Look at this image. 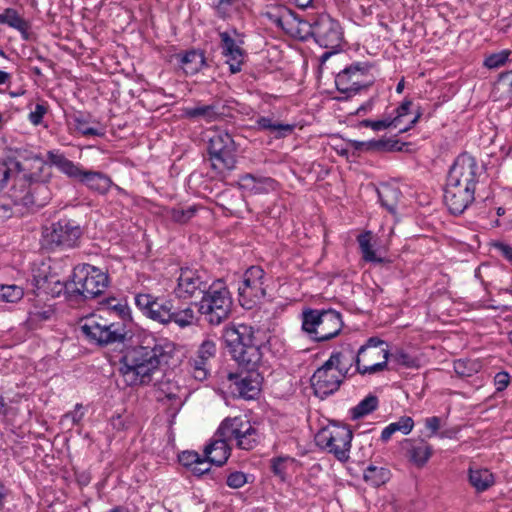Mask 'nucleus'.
Returning <instances> with one entry per match:
<instances>
[{
  "instance_id": "nucleus-1",
  "label": "nucleus",
  "mask_w": 512,
  "mask_h": 512,
  "mask_svg": "<svg viewBox=\"0 0 512 512\" xmlns=\"http://www.w3.org/2000/svg\"><path fill=\"white\" fill-rule=\"evenodd\" d=\"M176 346L166 338L152 339L146 345L127 347L120 359L119 373L128 387L146 386L162 365H168Z\"/></svg>"
},
{
  "instance_id": "nucleus-2",
  "label": "nucleus",
  "mask_w": 512,
  "mask_h": 512,
  "mask_svg": "<svg viewBox=\"0 0 512 512\" xmlns=\"http://www.w3.org/2000/svg\"><path fill=\"white\" fill-rule=\"evenodd\" d=\"M484 168L467 152L451 165L444 188V203L453 215H461L475 200L476 186Z\"/></svg>"
},
{
  "instance_id": "nucleus-3",
  "label": "nucleus",
  "mask_w": 512,
  "mask_h": 512,
  "mask_svg": "<svg viewBox=\"0 0 512 512\" xmlns=\"http://www.w3.org/2000/svg\"><path fill=\"white\" fill-rule=\"evenodd\" d=\"M19 156L25 160H32L34 167L39 171L37 173L26 174L23 172L25 167L19 161H15L14 167L17 169L15 183L11 189L10 197L15 206H23L28 211L34 212L44 207L51 199V190L48 183L52 172L50 166L38 154L19 153Z\"/></svg>"
},
{
  "instance_id": "nucleus-4",
  "label": "nucleus",
  "mask_w": 512,
  "mask_h": 512,
  "mask_svg": "<svg viewBox=\"0 0 512 512\" xmlns=\"http://www.w3.org/2000/svg\"><path fill=\"white\" fill-rule=\"evenodd\" d=\"M222 338L239 367H258L262 352L252 326L229 325L224 328Z\"/></svg>"
},
{
  "instance_id": "nucleus-5",
  "label": "nucleus",
  "mask_w": 512,
  "mask_h": 512,
  "mask_svg": "<svg viewBox=\"0 0 512 512\" xmlns=\"http://www.w3.org/2000/svg\"><path fill=\"white\" fill-rule=\"evenodd\" d=\"M110 283L109 276L100 268L90 264L74 267L69 280V300L86 301L94 299L105 292Z\"/></svg>"
},
{
  "instance_id": "nucleus-6",
  "label": "nucleus",
  "mask_w": 512,
  "mask_h": 512,
  "mask_svg": "<svg viewBox=\"0 0 512 512\" xmlns=\"http://www.w3.org/2000/svg\"><path fill=\"white\" fill-rule=\"evenodd\" d=\"M197 312L211 326H219L231 315L233 300L222 279L212 281V287L198 301L192 302Z\"/></svg>"
},
{
  "instance_id": "nucleus-7",
  "label": "nucleus",
  "mask_w": 512,
  "mask_h": 512,
  "mask_svg": "<svg viewBox=\"0 0 512 512\" xmlns=\"http://www.w3.org/2000/svg\"><path fill=\"white\" fill-rule=\"evenodd\" d=\"M47 160L67 177L77 180L88 189L100 195L108 193L113 185L111 178L101 171L87 170L80 164L74 163L59 151L50 150L47 152Z\"/></svg>"
},
{
  "instance_id": "nucleus-8",
  "label": "nucleus",
  "mask_w": 512,
  "mask_h": 512,
  "mask_svg": "<svg viewBox=\"0 0 512 512\" xmlns=\"http://www.w3.org/2000/svg\"><path fill=\"white\" fill-rule=\"evenodd\" d=\"M343 320L334 309H311L302 312V330L314 341H328L341 332Z\"/></svg>"
},
{
  "instance_id": "nucleus-9",
  "label": "nucleus",
  "mask_w": 512,
  "mask_h": 512,
  "mask_svg": "<svg viewBox=\"0 0 512 512\" xmlns=\"http://www.w3.org/2000/svg\"><path fill=\"white\" fill-rule=\"evenodd\" d=\"M82 235L83 228L77 221L61 218L42 227L41 245L50 251L72 249L79 245Z\"/></svg>"
},
{
  "instance_id": "nucleus-10",
  "label": "nucleus",
  "mask_w": 512,
  "mask_h": 512,
  "mask_svg": "<svg viewBox=\"0 0 512 512\" xmlns=\"http://www.w3.org/2000/svg\"><path fill=\"white\" fill-rule=\"evenodd\" d=\"M353 432L349 426L332 422L321 428L315 435L316 445L329 453L340 462L349 459Z\"/></svg>"
},
{
  "instance_id": "nucleus-11",
  "label": "nucleus",
  "mask_w": 512,
  "mask_h": 512,
  "mask_svg": "<svg viewBox=\"0 0 512 512\" xmlns=\"http://www.w3.org/2000/svg\"><path fill=\"white\" fill-rule=\"evenodd\" d=\"M81 333L93 344L107 346L114 343H121L126 336L123 323H109L102 316L92 315L84 319L80 326Z\"/></svg>"
},
{
  "instance_id": "nucleus-12",
  "label": "nucleus",
  "mask_w": 512,
  "mask_h": 512,
  "mask_svg": "<svg viewBox=\"0 0 512 512\" xmlns=\"http://www.w3.org/2000/svg\"><path fill=\"white\" fill-rule=\"evenodd\" d=\"M207 151L211 166L215 170H233L237 162V145L226 131L216 130L210 137Z\"/></svg>"
},
{
  "instance_id": "nucleus-13",
  "label": "nucleus",
  "mask_w": 512,
  "mask_h": 512,
  "mask_svg": "<svg viewBox=\"0 0 512 512\" xmlns=\"http://www.w3.org/2000/svg\"><path fill=\"white\" fill-rule=\"evenodd\" d=\"M372 65L369 62H354L340 71L335 78L337 90L347 97L356 95L374 83V76L370 73Z\"/></svg>"
},
{
  "instance_id": "nucleus-14",
  "label": "nucleus",
  "mask_w": 512,
  "mask_h": 512,
  "mask_svg": "<svg viewBox=\"0 0 512 512\" xmlns=\"http://www.w3.org/2000/svg\"><path fill=\"white\" fill-rule=\"evenodd\" d=\"M211 287V278L205 270L184 267L180 269L174 293L179 299L198 301Z\"/></svg>"
},
{
  "instance_id": "nucleus-15",
  "label": "nucleus",
  "mask_w": 512,
  "mask_h": 512,
  "mask_svg": "<svg viewBox=\"0 0 512 512\" xmlns=\"http://www.w3.org/2000/svg\"><path fill=\"white\" fill-rule=\"evenodd\" d=\"M308 34L325 49L341 48L344 38L343 29L338 20L322 13L309 25Z\"/></svg>"
},
{
  "instance_id": "nucleus-16",
  "label": "nucleus",
  "mask_w": 512,
  "mask_h": 512,
  "mask_svg": "<svg viewBox=\"0 0 512 512\" xmlns=\"http://www.w3.org/2000/svg\"><path fill=\"white\" fill-rule=\"evenodd\" d=\"M390 356L387 343L379 337L373 336L359 347L361 375L375 374L387 368Z\"/></svg>"
},
{
  "instance_id": "nucleus-17",
  "label": "nucleus",
  "mask_w": 512,
  "mask_h": 512,
  "mask_svg": "<svg viewBox=\"0 0 512 512\" xmlns=\"http://www.w3.org/2000/svg\"><path fill=\"white\" fill-rule=\"evenodd\" d=\"M265 272L260 266H251L243 274L238 286L239 303L245 309H252L266 296Z\"/></svg>"
},
{
  "instance_id": "nucleus-18",
  "label": "nucleus",
  "mask_w": 512,
  "mask_h": 512,
  "mask_svg": "<svg viewBox=\"0 0 512 512\" xmlns=\"http://www.w3.org/2000/svg\"><path fill=\"white\" fill-rule=\"evenodd\" d=\"M248 420L241 416L227 417L219 425L215 433V444L222 451L216 462L226 463L231 454V443H237L241 435L245 433Z\"/></svg>"
},
{
  "instance_id": "nucleus-19",
  "label": "nucleus",
  "mask_w": 512,
  "mask_h": 512,
  "mask_svg": "<svg viewBox=\"0 0 512 512\" xmlns=\"http://www.w3.org/2000/svg\"><path fill=\"white\" fill-rule=\"evenodd\" d=\"M344 379V374L325 362L313 373L311 377V386L314 390V394L317 397L324 399L335 393Z\"/></svg>"
},
{
  "instance_id": "nucleus-20",
  "label": "nucleus",
  "mask_w": 512,
  "mask_h": 512,
  "mask_svg": "<svg viewBox=\"0 0 512 512\" xmlns=\"http://www.w3.org/2000/svg\"><path fill=\"white\" fill-rule=\"evenodd\" d=\"M135 304L147 318L168 325L173 304L171 300L156 297L150 293H138L135 295Z\"/></svg>"
},
{
  "instance_id": "nucleus-21",
  "label": "nucleus",
  "mask_w": 512,
  "mask_h": 512,
  "mask_svg": "<svg viewBox=\"0 0 512 512\" xmlns=\"http://www.w3.org/2000/svg\"><path fill=\"white\" fill-rule=\"evenodd\" d=\"M241 373H229L228 379L233 382V392L243 399H254L261 390L262 377L257 367H241Z\"/></svg>"
},
{
  "instance_id": "nucleus-22",
  "label": "nucleus",
  "mask_w": 512,
  "mask_h": 512,
  "mask_svg": "<svg viewBox=\"0 0 512 512\" xmlns=\"http://www.w3.org/2000/svg\"><path fill=\"white\" fill-rule=\"evenodd\" d=\"M272 24L287 32H292L303 23L300 16L285 5H270L262 13Z\"/></svg>"
},
{
  "instance_id": "nucleus-23",
  "label": "nucleus",
  "mask_w": 512,
  "mask_h": 512,
  "mask_svg": "<svg viewBox=\"0 0 512 512\" xmlns=\"http://www.w3.org/2000/svg\"><path fill=\"white\" fill-rule=\"evenodd\" d=\"M219 37L222 55L226 58L230 72L232 74L239 73L246 55L244 49L236 43L229 31L220 32Z\"/></svg>"
},
{
  "instance_id": "nucleus-24",
  "label": "nucleus",
  "mask_w": 512,
  "mask_h": 512,
  "mask_svg": "<svg viewBox=\"0 0 512 512\" xmlns=\"http://www.w3.org/2000/svg\"><path fill=\"white\" fill-rule=\"evenodd\" d=\"M216 351L213 340L206 339L200 344L195 357L190 361L195 379L202 381L207 378L210 372V361L215 357Z\"/></svg>"
},
{
  "instance_id": "nucleus-25",
  "label": "nucleus",
  "mask_w": 512,
  "mask_h": 512,
  "mask_svg": "<svg viewBox=\"0 0 512 512\" xmlns=\"http://www.w3.org/2000/svg\"><path fill=\"white\" fill-rule=\"evenodd\" d=\"M326 362L344 374L345 377L353 365L356 366V371L360 374L359 349L356 351L351 344H342L341 349L334 351Z\"/></svg>"
},
{
  "instance_id": "nucleus-26",
  "label": "nucleus",
  "mask_w": 512,
  "mask_h": 512,
  "mask_svg": "<svg viewBox=\"0 0 512 512\" xmlns=\"http://www.w3.org/2000/svg\"><path fill=\"white\" fill-rule=\"evenodd\" d=\"M402 449L409 461L417 467H423L433 453L432 446L423 439H404Z\"/></svg>"
},
{
  "instance_id": "nucleus-27",
  "label": "nucleus",
  "mask_w": 512,
  "mask_h": 512,
  "mask_svg": "<svg viewBox=\"0 0 512 512\" xmlns=\"http://www.w3.org/2000/svg\"><path fill=\"white\" fill-rule=\"evenodd\" d=\"M33 281L37 289L51 293L53 296H59L64 292L69 299V280L62 282L55 276H48L45 270H40L38 274L33 275Z\"/></svg>"
},
{
  "instance_id": "nucleus-28",
  "label": "nucleus",
  "mask_w": 512,
  "mask_h": 512,
  "mask_svg": "<svg viewBox=\"0 0 512 512\" xmlns=\"http://www.w3.org/2000/svg\"><path fill=\"white\" fill-rule=\"evenodd\" d=\"M241 188L254 194H266L276 189V181L271 177L246 173L239 178Z\"/></svg>"
},
{
  "instance_id": "nucleus-29",
  "label": "nucleus",
  "mask_w": 512,
  "mask_h": 512,
  "mask_svg": "<svg viewBox=\"0 0 512 512\" xmlns=\"http://www.w3.org/2000/svg\"><path fill=\"white\" fill-rule=\"evenodd\" d=\"M377 195L381 205L391 214H395L402 198V192L394 183H381L377 188Z\"/></svg>"
},
{
  "instance_id": "nucleus-30",
  "label": "nucleus",
  "mask_w": 512,
  "mask_h": 512,
  "mask_svg": "<svg viewBox=\"0 0 512 512\" xmlns=\"http://www.w3.org/2000/svg\"><path fill=\"white\" fill-rule=\"evenodd\" d=\"M183 114L191 120H204L211 123L220 118L222 113L219 111V105L216 103L209 105H197L195 107H186Z\"/></svg>"
},
{
  "instance_id": "nucleus-31",
  "label": "nucleus",
  "mask_w": 512,
  "mask_h": 512,
  "mask_svg": "<svg viewBox=\"0 0 512 512\" xmlns=\"http://www.w3.org/2000/svg\"><path fill=\"white\" fill-rule=\"evenodd\" d=\"M176 58L186 75H195L206 64L204 53L199 50L193 49L184 54H177Z\"/></svg>"
},
{
  "instance_id": "nucleus-32",
  "label": "nucleus",
  "mask_w": 512,
  "mask_h": 512,
  "mask_svg": "<svg viewBox=\"0 0 512 512\" xmlns=\"http://www.w3.org/2000/svg\"><path fill=\"white\" fill-rule=\"evenodd\" d=\"M256 125L259 130L269 131L277 139L291 135L296 128V124L280 123L265 116L257 118Z\"/></svg>"
},
{
  "instance_id": "nucleus-33",
  "label": "nucleus",
  "mask_w": 512,
  "mask_h": 512,
  "mask_svg": "<svg viewBox=\"0 0 512 512\" xmlns=\"http://www.w3.org/2000/svg\"><path fill=\"white\" fill-rule=\"evenodd\" d=\"M468 480L470 485L478 493L487 491L495 483L494 475L488 469L469 468Z\"/></svg>"
},
{
  "instance_id": "nucleus-34",
  "label": "nucleus",
  "mask_w": 512,
  "mask_h": 512,
  "mask_svg": "<svg viewBox=\"0 0 512 512\" xmlns=\"http://www.w3.org/2000/svg\"><path fill=\"white\" fill-rule=\"evenodd\" d=\"M170 313L171 317L168 319V324L175 323L180 328L191 326L197 321L196 313L190 305L177 309L172 305Z\"/></svg>"
},
{
  "instance_id": "nucleus-35",
  "label": "nucleus",
  "mask_w": 512,
  "mask_h": 512,
  "mask_svg": "<svg viewBox=\"0 0 512 512\" xmlns=\"http://www.w3.org/2000/svg\"><path fill=\"white\" fill-rule=\"evenodd\" d=\"M371 240H372V233L370 231L361 233L357 237V242L359 244V248H360L363 260L366 262H370V263H377V264L384 263L385 259L382 257H378L376 255V252L373 249Z\"/></svg>"
},
{
  "instance_id": "nucleus-36",
  "label": "nucleus",
  "mask_w": 512,
  "mask_h": 512,
  "mask_svg": "<svg viewBox=\"0 0 512 512\" xmlns=\"http://www.w3.org/2000/svg\"><path fill=\"white\" fill-rule=\"evenodd\" d=\"M391 476L390 470L385 467H378L369 465L363 474V479L366 483L373 487H379L389 481Z\"/></svg>"
},
{
  "instance_id": "nucleus-37",
  "label": "nucleus",
  "mask_w": 512,
  "mask_h": 512,
  "mask_svg": "<svg viewBox=\"0 0 512 512\" xmlns=\"http://www.w3.org/2000/svg\"><path fill=\"white\" fill-rule=\"evenodd\" d=\"M101 311L107 314H115L123 321L131 319L130 308L126 300H118L114 297L107 298Z\"/></svg>"
},
{
  "instance_id": "nucleus-38",
  "label": "nucleus",
  "mask_w": 512,
  "mask_h": 512,
  "mask_svg": "<svg viewBox=\"0 0 512 512\" xmlns=\"http://www.w3.org/2000/svg\"><path fill=\"white\" fill-rule=\"evenodd\" d=\"M74 128L83 136H97L103 137L105 130L103 128L90 127V115H85L81 112L73 115Z\"/></svg>"
},
{
  "instance_id": "nucleus-39",
  "label": "nucleus",
  "mask_w": 512,
  "mask_h": 512,
  "mask_svg": "<svg viewBox=\"0 0 512 512\" xmlns=\"http://www.w3.org/2000/svg\"><path fill=\"white\" fill-rule=\"evenodd\" d=\"M0 23L7 24L8 26L21 32L23 35L27 33L29 28L28 22L23 19L13 8H6L3 13H0Z\"/></svg>"
},
{
  "instance_id": "nucleus-40",
  "label": "nucleus",
  "mask_w": 512,
  "mask_h": 512,
  "mask_svg": "<svg viewBox=\"0 0 512 512\" xmlns=\"http://www.w3.org/2000/svg\"><path fill=\"white\" fill-rule=\"evenodd\" d=\"M261 441V435L257 428H255L250 421L247 422V426L245 427V433H243L236 443V447L241 450H252L254 449Z\"/></svg>"
},
{
  "instance_id": "nucleus-41",
  "label": "nucleus",
  "mask_w": 512,
  "mask_h": 512,
  "mask_svg": "<svg viewBox=\"0 0 512 512\" xmlns=\"http://www.w3.org/2000/svg\"><path fill=\"white\" fill-rule=\"evenodd\" d=\"M378 403V398L375 395L369 394L355 407L351 408V418L357 420L372 413L377 409Z\"/></svg>"
},
{
  "instance_id": "nucleus-42",
  "label": "nucleus",
  "mask_w": 512,
  "mask_h": 512,
  "mask_svg": "<svg viewBox=\"0 0 512 512\" xmlns=\"http://www.w3.org/2000/svg\"><path fill=\"white\" fill-rule=\"evenodd\" d=\"M493 92L499 94V98L512 101V70L499 74L494 83Z\"/></svg>"
},
{
  "instance_id": "nucleus-43",
  "label": "nucleus",
  "mask_w": 512,
  "mask_h": 512,
  "mask_svg": "<svg viewBox=\"0 0 512 512\" xmlns=\"http://www.w3.org/2000/svg\"><path fill=\"white\" fill-rule=\"evenodd\" d=\"M155 385L157 386L158 401H163L164 399L174 401L179 399L180 388L176 382L169 379H162Z\"/></svg>"
},
{
  "instance_id": "nucleus-44",
  "label": "nucleus",
  "mask_w": 512,
  "mask_h": 512,
  "mask_svg": "<svg viewBox=\"0 0 512 512\" xmlns=\"http://www.w3.org/2000/svg\"><path fill=\"white\" fill-rule=\"evenodd\" d=\"M197 212V206L192 205L186 208L184 207H175L170 211L171 219L180 224L187 223L190 219H192Z\"/></svg>"
},
{
  "instance_id": "nucleus-45",
  "label": "nucleus",
  "mask_w": 512,
  "mask_h": 512,
  "mask_svg": "<svg viewBox=\"0 0 512 512\" xmlns=\"http://www.w3.org/2000/svg\"><path fill=\"white\" fill-rule=\"evenodd\" d=\"M412 105V100L404 99L402 103L393 110V113L388 114L390 120L393 121V128H398L402 124L403 118L410 113Z\"/></svg>"
},
{
  "instance_id": "nucleus-46",
  "label": "nucleus",
  "mask_w": 512,
  "mask_h": 512,
  "mask_svg": "<svg viewBox=\"0 0 512 512\" xmlns=\"http://www.w3.org/2000/svg\"><path fill=\"white\" fill-rule=\"evenodd\" d=\"M404 145V143L395 138H382L374 140V152L402 151Z\"/></svg>"
},
{
  "instance_id": "nucleus-47",
  "label": "nucleus",
  "mask_w": 512,
  "mask_h": 512,
  "mask_svg": "<svg viewBox=\"0 0 512 512\" xmlns=\"http://www.w3.org/2000/svg\"><path fill=\"white\" fill-rule=\"evenodd\" d=\"M23 289L17 285H0V300L17 302L23 297Z\"/></svg>"
},
{
  "instance_id": "nucleus-48",
  "label": "nucleus",
  "mask_w": 512,
  "mask_h": 512,
  "mask_svg": "<svg viewBox=\"0 0 512 512\" xmlns=\"http://www.w3.org/2000/svg\"><path fill=\"white\" fill-rule=\"evenodd\" d=\"M390 356L393 361L406 368L419 367V359L410 355L409 353L402 349L396 350L394 353L390 354Z\"/></svg>"
},
{
  "instance_id": "nucleus-49",
  "label": "nucleus",
  "mask_w": 512,
  "mask_h": 512,
  "mask_svg": "<svg viewBox=\"0 0 512 512\" xmlns=\"http://www.w3.org/2000/svg\"><path fill=\"white\" fill-rule=\"evenodd\" d=\"M510 55L511 50L508 49H504L497 53H492L485 58L484 65L489 69L498 68L507 62Z\"/></svg>"
},
{
  "instance_id": "nucleus-50",
  "label": "nucleus",
  "mask_w": 512,
  "mask_h": 512,
  "mask_svg": "<svg viewBox=\"0 0 512 512\" xmlns=\"http://www.w3.org/2000/svg\"><path fill=\"white\" fill-rule=\"evenodd\" d=\"M179 463L187 468L193 465H206V460L195 451H184L179 456Z\"/></svg>"
},
{
  "instance_id": "nucleus-51",
  "label": "nucleus",
  "mask_w": 512,
  "mask_h": 512,
  "mask_svg": "<svg viewBox=\"0 0 512 512\" xmlns=\"http://www.w3.org/2000/svg\"><path fill=\"white\" fill-rule=\"evenodd\" d=\"M360 126L366 127V128H371L374 131H381V130H385V129H388L390 127H393V121H391L390 117L388 116V114H386L383 119H379V120L365 119V120H362L360 122Z\"/></svg>"
},
{
  "instance_id": "nucleus-52",
  "label": "nucleus",
  "mask_w": 512,
  "mask_h": 512,
  "mask_svg": "<svg viewBox=\"0 0 512 512\" xmlns=\"http://www.w3.org/2000/svg\"><path fill=\"white\" fill-rule=\"evenodd\" d=\"M48 112V105L45 102L37 103L35 109L28 115L29 121L37 126L43 122L44 115Z\"/></svg>"
},
{
  "instance_id": "nucleus-53",
  "label": "nucleus",
  "mask_w": 512,
  "mask_h": 512,
  "mask_svg": "<svg viewBox=\"0 0 512 512\" xmlns=\"http://www.w3.org/2000/svg\"><path fill=\"white\" fill-rule=\"evenodd\" d=\"M290 460L289 457H276L271 460V471L281 480L286 479V466L285 462Z\"/></svg>"
},
{
  "instance_id": "nucleus-54",
  "label": "nucleus",
  "mask_w": 512,
  "mask_h": 512,
  "mask_svg": "<svg viewBox=\"0 0 512 512\" xmlns=\"http://www.w3.org/2000/svg\"><path fill=\"white\" fill-rule=\"evenodd\" d=\"M247 483V476L241 471H234L227 476L226 484L233 489H239Z\"/></svg>"
},
{
  "instance_id": "nucleus-55",
  "label": "nucleus",
  "mask_w": 512,
  "mask_h": 512,
  "mask_svg": "<svg viewBox=\"0 0 512 512\" xmlns=\"http://www.w3.org/2000/svg\"><path fill=\"white\" fill-rule=\"evenodd\" d=\"M392 426H394V430L396 432H401L404 435L409 434L414 427V420L410 416H402L398 421L392 422Z\"/></svg>"
},
{
  "instance_id": "nucleus-56",
  "label": "nucleus",
  "mask_w": 512,
  "mask_h": 512,
  "mask_svg": "<svg viewBox=\"0 0 512 512\" xmlns=\"http://www.w3.org/2000/svg\"><path fill=\"white\" fill-rule=\"evenodd\" d=\"M454 371L461 377H469L474 373L475 369L471 365L470 361L458 359L454 362Z\"/></svg>"
},
{
  "instance_id": "nucleus-57",
  "label": "nucleus",
  "mask_w": 512,
  "mask_h": 512,
  "mask_svg": "<svg viewBox=\"0 0 512 512\" xmlns=\"http://www.w3.org/2000/svg\"><path fill=\"white\" fill-rule=\"evenodd\" d=\"M215 439L205 447L204 454L207 458L208 462L211 464H215L216 466H223L225 463H218L216 462L217 457H219L222 454V451L218 449V447L214 446Z\"/></svg>"
},
{
  "instance_id": "nucleus-58",
  "label": "nucleus",
  "mask_w": 512,
  "mask_h": 512,
  "mask_svg": "<svg viewBox=\"0 0 512 512\" xmlns=\"http://www.w3.org/2000/svg\"><path fill=\"white\" fill-rule=\"evenodd\" d=\"M510 384V375L506 371H500L494 376V385L497 392L504 391Z\"/></svg>"
},
{
  "instance_id": "nucleus-59",
  "label": "nucleus",
  "mask_w": 512,
  "mask_h": 512,
  "mask_svg": "<svg viewBox=\"0 0 512 512\" xmlns=\"http://www.w3.org/2000/svg\"><path fill=\"white\" fill-rule=\"evenodd\" d=\"M349 146L357 152H374V140L369 141H357L350 140Z\"/></svg>"
},
{
  "instance_id": "nucleus-60",
  "label": "nucleus",
  "mask_w": 512,
  "mask_h": 512,
  "mask_svg": "<svg viewBox=\"0 0 512 512\" xmlns=\"http://www.w3.org/2000/svg\"><path fill=\"white\" fill-rule=\"evenodd\" d=\"M11 176V169L7 163H0V191H2L7 186Z\"/></svg>"
},
{
  "instance_id": "nucleus-61",
  "label": "nucleus",
  "mask_w": 512,
  "mask_h": 512,
  "mask_svg": "<svg viewBox=\"0 0 512 512\" xmlns=\"http://www.w3.org/2000/svg\"><path fill=\"white\" fill-rule=\"evenodd\" d=\"M425 427L430 430L429 437L436 435L441 427V419L438 416H432L425 419Z\"/></svg>"
},
{
  "instance_id": "nucleus-62",
  "label": "nucleus",
  "mask_w": 512,
  "mask_h": 512,
  "mask_svg": "<svg viewBox=\"0 0 512 512\" xmlns=\"http://www.w3.org/2000/svg\"><path fill=\"white\" fill-rule=\"evenodd\" d=\"M206 460V465H193L191 469L193 475L195 476H202V475H208L210 473V465L211 463L208 462L207 458L205 459Z\"/></svg>"
},
{
  "instance_id": "nucleus-63",
  "label": "nucleus",
  "mask_w": 512,
  "mask_h": 512,
  "mask_svg": "<svg viewBox=\"0 0 512 512\" xmlns=\"http://www.w3.org/2000/svg\"><path fill=\"white\" fill-rule=\"evenodd\" d=\"M13 211L9 204L0 203V223L12 217Z\"/></svg>"
},
{
  "instance_id": "nucleus-64",
  "label": "nucleus",
  "mask_w": 512,
  "mask_h": 512,
  "mask_svg": "<svg viewBox=\"0 0 512 512\" xmlns=\"http://www.w3.org/2000/svg\"><path fill=\"white\" fill-rule=\"evenodd\" d=\"M496 247L499 249V251L501 252V254L509 261H512V247L507 245V244H504V243H499L496 245Z\"/></svg>"
}]
</instances>
